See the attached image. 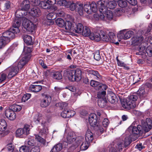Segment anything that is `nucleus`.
Instances as JSON below:
<instances>
[{"label":"nucleus","mask_w":152,"mask_h":152,"mask_svg":"<svg viewBox=\"0 0 152 152\" xmlns=\"http://www.w3.org/2000/svg\"><path fill=\"white\" fill-rule=\"evenodd\" d=\"M58 5L60 6H64L67 8H69L72 10H86L90 8V4H87L83 5V4L79 2H76L75 3L72 1H67L65 0H61L58 1Z\"/></svg>","instance_id":"obj_1"},{"label":"nucleus","mask_w":152,"mask_h":152,"mask_svg":"<svg viewBox=\"0 0 152 152\" xmlns=\"http://www.w3.org/2000/svg\"><path fill=\"white\" fill-rule=\"evenodd\" d=\"M98 10L97 11V14L96 13L94 15V18L96 20H102L106 21L110 20L113 18L114 15L113 12L111 10Z\"/></svg>","instance_id":"obj_2"},{"label":"nucleus","mask_w":152,"mask_h":152,"mask_svg":"<svg viewBox=\"0 0 152 152\" xmlns=\"http://www.w3.org/2000/svg\"><path fill=\"white\" fill-rule=\"evenodd\" d=\"M137 99V97L136 95H132L126 99H121V104L122 107L126 109L130 110L134 108L136 106L135 101Z\"/></svg>","instance_id":"obj_3"},{"label":"nucleus","mask_w":152,"mask_h":152,"mask_svg":"<svg viewBox=\"0 0 152 152\" xmlns=\"http://www.w3.org/2000/svg\"><path fill=\"white\" fill-rule=\"evenodd\" d=\"M15 37V34L10 31H6L4 32L0 37V48L4 47Z\"/></svg>","instance_id":"obj_4"},{"label":"nucleus","mask_w":152,"mask_h":152,"mask_svg":"<svg viewBox=\"0 0 152 152\" xmlns=\"http://www.w3.org/2000/svg\"><path fill=\"white\" fill-rule=\"evenodd\" d=\"M59 105L62 107L64 108V110L61 114V116L63 118H68L73 116L75 114V111L72 110H67L65 109V107L68 105V104L66 103H59Z\"/></svg>","instance_id":"obj_5"},{"label":"nucleus","mask_w":152,"mask_h":152,"mask_svg":"<svg viewBox=\"0 0 152 152\" xmlns=\"http://www.w3.org/2000/svg\"><path fill=\"white\" fill-rule=\"evenodd\" d=\"M22 19L21 18H15L12 23V28L7 31H10L14 34L19 33L20 32L19 27L21 24Z\"/></svg>","instance_id":"obj_6"},{"label":"nucleus","mask_w":152,"mask_h":152,"mask_svg":"<svg viewBox=\"0 0 152 152\" xmlns=\"http://www.w3.org/2000/svg\"><path fill=\"white\" fill-rule=\"evenodd\" d=\"M22 25L23 27L28 32L32 33L35 31L36 26L31 21L26 18L23 20Z\"/></svg>","instance_id":"obj_7"},{"label":"nucleus","mask_w":152,"mask_h":152,"mask_svg":"<svg viewBox=\"0 0 152 152\" xmlns=\"http://www.w3.org/2000/svg\"><path fill=\"white\" fill-rule=\"evenodd\" d=\"M30 129L28 125H25L23 128L18 129L16 132V136L21 137H25L29 133Z\"/></svg>","instance_id":"obj_8"},{"label":"nucleus","mask_w":152,"mask_h":152,"mask_svg":"<svg viewBox=\"0 0 152 152\" xmlns=\"http://www.w3.org/2000/svg\"><path fill=\"white\" fill-rule=\"evenodd\" d=\"M85 72L86 74L89 76L96 80H100L102 78V76L97 71L92 69H87L85 70Z\"/></svg>","instance_id":"obj_9"},{"label":"nucleus","mask_w":152,"mask_h":152,"mask_svg":"<svg viewBox=\"0 0 152 152\" xmlns=\"http://www.w3.org/2000/svg\"><path fill=\"white\" fill-rule=\"evenodd\" d=\"M43 98L40 101V105L43 108H45L48 106L50 104L51 101V97L47 94L44 95Z\"/></svg>","instance_id":"obj_10"},{"label":"nucleus","mask_w":152,"mask_h":152,"mask_svg":"<svg viewBox=\"0 0 152 152\" xmlns=\"http://www.w3.org/2000/svg\"><path fill=\"white\" fill-rule=\"evenodd\" d=\"M83 140L84 138L83 137H77V140L76 141V143L77 146L81 144L80 146V149L82 151L86 150L89 146L90 144L86 142V141L85 142H83Z\"/></svg>","instance_id":"obj_11"},{"label":"nucleus","mask_w":152,"mask_h":152,"mask_svg":"<svg viewBox=\"0 0 152 152\" xmlns=\"http://www.w3.org/2000/svg\"><path fill=\"white\" fill-rule=\"evenodd\" d=\"M100 120V119L98 120L96 115L94 113H91L89 116V122L92 126L95 127Z\"/></svg>","instance_id":"obj_12"},{"label":"nucleus","mask_w":152,"mask_h":152,"mask_svg":"<svg viewBox=\"0 0 152 152\" xmlns=\"http://www.w3.org/2000/svg\"><path fill=\"white\" fill-rule=\"evenodd\" d=\"M18 69L17 66H12L8 68L5 72L7 71L9 72L7 77L9 79L16 75L18 72Z\"/></svg>","instance_id":"obj_13"},{"label":"nucleus","mask_w":152,"mask_h":152,"mask_svg":"<svg viewBox=\"0 0 152 152\" xmlns=\"http://www.w3.org/2000/svg\"><path fill=\"white\" fill-rule=\"evenodd\" d=\"M91 85L93 87H96V89L101 90V89H104L106 90L107 87L105 84L100 83L99 82L91 80L90 82Z\"/></svg>","instance_id":"obj_14"},{"label":"nucleus","mask_w":152,"mask_h":152,"mask_svg":"<svg viewBox=\"0 0 152 152\" xmlns=\"http://www.w3.org/2000/svg\"><path fill=\"white\" fill-rule=\"evenodd\" d=\"M142 126L145 131L148 132L152 127V121L150 118H147L145 121L142 122Z\"/></svg>","instance_id":"obj_15"},{"label":"nucleus","mask_w":152,"mask_h":152,"mask_svg":"<svg viewBox=\"0 0 152 152\" xmlns=\"http://www.w3.org/2000/svg\"><path fill=\"white\" fill-rule=\"evenodd\" d=\"M107 98L108 101L112 104L116 103L118 99L115 95L112 92L110 91L107 94Z\"/></svg>","instance_id":"obj_16"},{"label":"nucleus","mask_w":152,"mask_h":152,"mask_svg":"<svg viewBox=\"0 0 152 152\" xmlns=\"http://www.w3.org/2000/svg\"><path fill=\"white\" fill-rule=\"evenodd\" d=\"M5 113L6 117L11 121L14 120L16 118V114L15 112L9 109L5 110Z\"/></svg>","instance_id":"obj_17"},{"label":"nucleus","mask_w":152,"mask_h":152,"mask_svg":"<svg viewBox=\"0 0 152 152\" xmlns=\"http://www.w3.org/2000/svg\"><path fill=\"white\" fill-rule=\"evenodd\" d=\"M76 136L75 133L72 132H68L66 137L67 142L71 144L75 141L76 140Z\"/></svg>","instance_id":"obj_18"},{"label":"nucleus","mask_w":152,"mask_h":152,"mask_svg":"<svg viewBox=\"0 0 152 152\" xmlns=\"http://www.w3.org/2000/svg\"><path fill=\"white\" fill-rule=\"evenodd\" d=\"M143 39V37L142 36H135L132 38V44L134 45H138L141 42Z\"/></svg>","instance_id":"obj_19"},{"label":"nucleus","mask_w":152,"mask_h":152,"mask_svg":"<svg viewBox=\"0 0 152 152\" xmlns=\"http://www.w3.org/2000/svg\"><path fill=\"white\" fill-rule=\"evenodd\" d=\"M108 0H100L97 3L98 10H106V4Z\"/></svg>","instance_id":"obj_20"},{"label":"nucleus","mask_w":152,"mask_h":152,"mask_svg":"<svg viewBox=\"0 0 152 152\" xmlns=\"http://www.w3.org/2000/svg\"><path fill=\"white\" fill-rule=\"evenodd\" d=\"M72 20L71 21H72ZM74 24V23L72 21L68 20H66L64 25L65 28L68 31H73Z\"/></svg>","instance_id":"obj_21"},{"label":"nucleus","mask_w":152,"mask_h":152,"mask_svg":"<svg viewBox=\"0 0 152 152\" xmlns=\"http://www.w3.org/2000/svg\"><path fill=\"white\" fill-rule=\"evenodd\" d=\"M93 139V134L91 131H88L86 132L85 137L86 142L90 144L92 142Z\"/></svg>","instance_id":"obj_22"},{"label":"nucleus","mask_w":152,"mask_h":152,"mask_svg":"<svg viewBox=\"0 0 152 152\" xmlns=\"http://www.w3.org/2000/svg\"><path fill=\"white\" fill-rule=\"evenodd\" d=\"M42 89V87L41 86L35 84L31 85L29 87V90L34 92H39Z\"/></svg>","instance_id":"obj_23"},{"label":"nucleus","mask_w":152,"mask_h":152,"mask_svg":"<svg viewBox=\"0 0 152 152\" xmlns=\"http://www.w3.org/2000/svg\"><path fill=\"white\" fill-rule=\"evenodd\" d=\"M31 52V48L28 47H24L23 54H25L24 57L29 59L31 57L30 53Z\"/></svg>","instance_id":"obj_24"},{"label":"nucleus","mask_w":152,"mask_h":152,"mask_svg":"<svg viewBox=\"0 0 152 152\" xmlns=\"http://www.w3.org/2000/svg\"><path fill=\"white\" fill-rule=\"evenodd\" d=\"M21 10H29L30 8V3L29 1H23L21 3Z\"/></svg>","instance_id":"obj_25"},{"label":"nucleus","mask_w":152,"mask_h":152,"mask_svg":"<svg viewBox=\"0 0 152 152\" xmlns=\"http://www.w3.org/2000/svg\"><path fill=\"white\" fill-rule=\"evenodd\" d=\"M74 70H72L66 72V76L67 77L69 80L71 81H76V78L74 74Z\"/></svg>","instance_id":"obj_26"},{"label":"nucleus","mask_w":152,"mask_h":152,"mask_svg":"<svg viewBox=\"0 0 152 152\" xmlns=\"http://www.w3.org/2000/svg\"><path fill=\"white\" fill-rule=\"evenodd\" d=\"M137 94L140 96V99H142L145 98L146 96V93L144 89V88L142 86L137 91Z\"/></svg>","instance_id":"obj_27"},{"label":"nucleus","mask_w":152,"mask_h":152,"mask_svg":"<svg viewBox=\"0 0 152 152\" xmlns=\"http://www.w3.org/2000/svg\"><path fill=\"white\" fill-rule=\"evenodd\" d=\"M99 90L97 94V97L98 98L100 99H106V92L105 90L104 89H101V90Z\"/></svg>","instance_id":"obj_28"},{"label":"nucleus","mask_w":152,"mask_h":152,"mask_svg":"<svg viewBox=\"0 0 152 152\" xmlns=\"http://www.w3.org/2000/svg\"><path fill=\"white\" fill-rule=\"evenodd\" d=\"M128 131L132 134L137 135L139 133V129L136 126H130L128 128Z\"/></svg>","instance_id":"obj_29"},{"label":"nucleus","mask_w":152,"mask_h":152,"mask_svg":"<svg viewBox=\"0 0 152 152\" xmlns=\"http://www.w3.org/2000/svg\"><path fill=\"white\" fill-rule=\"evenodd\" d=\"M133 34V32L132 31H129L126 32L125 33H123L122 35V33L121 35L122 37H120L121 38H123L124 39H127L130 38Z\"/></svg>","instance_id":"obj_30"},{"label":"nucleus","mask_w":152,"mask_h":152,"mask_svg":"<svg viewBox=\"0 0 152 152\" xmlns=\"http://www.w3.org/2000/svg\"><path fill=\"white\" fill-rule=\"evenodd\" d=\"M75 27H74L73 31L77 33H81L84 28L83 25L81 23H79Z\"/></svg>","instance_id":"obj_31"},{"label":"nucleus","mask_w":152,"mask_h":152,"mask_svg":"<svg viewBox=\"0 0 152 152\" xmlns=\"http://www.w3.org/2000/svg\"><path fill=\"white\" fill-rule=\"evenodd\" d=\"M29 59H27L26 58L23 57L18 62V66H17L18 69L19 68L21 69L26 63Z\"/></svg>","instance_id":"obj_32"},{"label":"nucleus","mask_w":152,"mask_h":152,"mask_svg":"<svg viewBox=\"0 0 152 152\" xmlns=\"http://www.w3.org/2000/svg\"><path fill=\"white\" fill-rule=\"evenodd\" d=\"M74 74L75 77L76 78V81H79L82 78V72L79 69H77L74 70Z\"/></svg>","instance_id":"obj_33"},{"label":"nucleus","mask_w":152,"mask_h":152,"mask_svg":"<svg viewBox=\"0 0 152 152\" xmlns=\"http://www.w3.org/2000/svg\"><path fill=\"white\" fill-rule=\"evenodd\" d=\"M90 38L91 40H95L96 41H99L101 39V34L96 33L95 34L92 33L90 36Z\"/></svg>","instance_id":"obj_34"},{"label":"nucleus","mask_w":152,"mask_h":152,"mask_svg":"<svg viewBox=\"0 0 152 152\" xmlns=\"http://www.w3.org/2000/svg\"><path fill=\"white\" fill-rule=\"evenodd\" d=\"M51 75L53 78L55 79L61 80L62 78V74L59 71H57L52 73Z\"/></svg>","instance_id":"obj_35"},{"label":"nucleus","mask_w":152,"mask_h":152,"mask_svg":"<svg viewBox=\"0 0 152 152\" xmlns=\"http://www.w3.org/2000/svg\"><path fill=\"white\" fill-rule=\"evenodd\" d=\"M106 4V10L109 8L110 10H113L116 7L117 4L116 2L113 1L109 2L108 0Z\"/></svg>","instance_id":"obj_36"},{"label":"nucleus","mask_w":152,"mask_h":152,"mask_svg":"<svg viewBox=\"0 0 152 152\" xmlns=\"http://www.w3.org/2000/svg\"><path fill=\"white\" fill-rule=\"evenodd\" d=\"M23 39L25 42L28 45H31L33 44L32 37L30 36L27 35H24Z\"/></svg>","instance_id":"obj_37"},{"label":"nucleus","mask_w":152,"mask_h":152,"mask_svg":"<svg viewBox=\"0 0 152 152\" xmlns=\"http://www.w3.org/2000/svg\"><path fill=\"white\" fill-rule=\"evenodd\" d=\"M27 12L32 16L38 17L41 14V10H27Z\"/></svg>","instance_id":"obj_38"},{"label":"nucleus","mask_w":152,"mask_h":152,"mask_svg":"<svg viewBox=\"0 0 152 152\" xmlns=\"http://www.w3.org/2000/svg\"><path fill=\"white\" fill-rule=\"evenodd\" d=\"M62 145L61 143H59L54 146L51 149V152H58L61 151L62 149Z\"/></svg>","instance_id":"obj_39"},{"label":"nucleus","mask_w":152,"mask_h":152,"mask_svg":"<svg viewBox=\"0 0 152 152\" xmlns=\"http://www.w3.org/2000/svg\"><path fill=\"white\" fill-rule=\"evenodd\" d=\"M81 33L82 35L85 36H89L92 33H91V31L90 29L86 26L84 27Z\"/></svg>","instance_id":"obj_40"},{"label":"nucleus","mask_w":152,"mask_h":152,"mask_svg":"<svg viewBox=\"0 0 152 152\" xmlns=\"http://www.w3.org/2000/svg\"><path fill=\"white\" fill-rule=\"evenodd\" d=\"M7 124L5 120L1 119L0 121V131H5L7 127Z\"/></svg>","instance_id":"obj_41"},{"label":"nucleus","mask_w":152,"mask_h":152,"mask_svg":"<svg viewBox=\"0 0 152 152\" xmlns=\"http://www.w3.org/2000/svg\"><path fill=\"white\" fill-rule=\"evenodd\" d=\"M9 109L15 112H18L20 111L22 109V107L18 105L13 104L10 106Z\"/></svg>","instance_id":"obj_42"},{"label":"nucleus","mask_w":152,"mask_h":152,"mask_svg":"<svg viewBox=\"0 0 152 152\" xmlns=\"http://www.w3.org/2000/svg\"><path fill=\"white\" fill-rule=\"evenodd\" d=\"M57 25L60 27H63L64 26L65 22L64 20L61 18H58L55 20Z\"/></svg>","instance_id":"obj_43"},{"label":"nucleus","mask_w":152,"mask_h":152,"mask_svg":"<svg viewBox=\"0 0 152 152\" xmlns=\"http://www.w3.org/2000/svg\"><path fill=\"white\" fill-rule=\"evenodd\" d=\"M47 1L49 5H52L50 6V9L51 10H57V6L55 5H53L56 3V0H47Z\"/></svg>","instance_id":"obj_44"},{"label":"nucleus","mask_w":152,"mask_h":152,"mask_svg":"<svg viewBox=\"0 0 152 152\" xmlns=\"http://www.w3.org/2000/svg\"><path fill=\"white\" fill-rule=\"evenodd\" d=\"M107 101L106 99H99L98 101V105L101 107H104L106 105Z\"/></svg>","instance_id":"obj_45"},{"label":"nucleus","mask_w":152,"mask_h":152,"mask_svg":"<svg viewBox=\"0 0 152 152\" xmlns=\"http://www.w3.org/2000/svg\"><path fill=\"white\" fill-rule=\"evenodd\" d=\"M100 34H101V39L103 41L107 42L110 41L109 37L106 35L105 33L103 31H101Z\"/></svg>","instance_id":"obj_46"},{"label":"nucleus","mask_w":152,"mask_h":152,"mask_svg":"<svg viewBox=\"0 0 152 152\" xmlns=\"http://www.w3.org/2000/svg\"><path fill=\"white\" fill-rule=\"evenodd\" d=\"M42 117L41 114L37 113L35 115L34 117V121L36 123H39L41 120L42 119Z\"/></svg>","instance_id":"obj_47"},{"label":"nucleus","mask_w":152,"mask_h":152,"mask_svg":"<svg viewBox=\"0 0 152 152\" xmlns=\"http://www.w3.org/2000/svg\"><path fill=\"white\" fill-rule=\"evenodd\" d=\"M8 151L12 152H19L18 151L14 149V146L12 143H10L7 145Z\"/></svg>","instance_id":"obj_48"},{"label":"nucleus","mask_w":152,"mask_h":152,"mask_svg":"<svg viewBox=\"0 0 152 152\" xmlns=\"http://www.w3.org/2000/svg\"><path fill=\"white\" fill-rule=\"evenodd\" d=\"M35 139L38 142L41 143L45 145V144L46 141L43 138H42L38 135V134H35Z\"/></svg>","instance_id":"obj_49"},{"label":"nucleus","mask_w":152,"mask_h":152,"mask_svg":"<svg viewBox=\"0 0 152 152\" xmlns=\"http://www.w3.org/2000/svg\"><path fill=\"white\" fill-rule=\"evenodd\" d=\"M39 5L42 8L45 10H46L49 9V7H50V6H49L47 2H45L44 1H42L40 2Z\"/></svg>","instance_id":"obj_50"},{"label":"nucleus","mask_w":152,"mask_h":152,"mask_svg":"<svg viewBox=\"0 0 152 152\" xmlns=\"http://www.w3.org/2000/svg\"><path fill=\"white\" fill-rule=\"evenodd\" d=\"M24 10H16L15 12V17L17 18H21V19L22 17L23 16V14L21 12V11H23ZM26 11L27 10H26Z\"/></svg>","instance_id":"obj_51"},{"label":"nucleus","mask_w":152,"mask_h":152,"mask_svg":"<svg viewBox=\"0 0 152 152\" xmlns=\"http://www.w3.org/2000/svg\"><path fill=\"white\" fill-rule=\"evenodd\" d=\"M30 148L29 147L24 145L21 147L19 149L20 152H29Z\"/></svg>","instance_id":"obj_52"},{"label":"nucleus","mask_w":152,"mask_h":152,"mask_svg":"<svg viewBox=\"0 0 152 152\" xmlns=\"http://www.w3.org/2000/svg\"><path fill=\"white\" fill-rule=\"evenodd\" d=\"M118 4L120 7L124 8L127 6V2L125 1L120 0L118 1Z\"/></svg>","instance_id":"obj_53"},{"label":"nucleus","mask_w":152,"mask_h":152,"mask_svg":"<svg viewBox=\"0 0 152 152\" xmlns=\"http://www.w3.org/2000/svg\"><path fill=\"white\" fill-rule=\"evenodd\" d=\"M94 58L95 60L99 61L101 59V56L100 55L99 52L97 50L94 53Z\"/></svg>","instance_id":"obj_54"},{"label":"nucleus","mask_w":152,"mask_h":152,"mask_svg":"<svg viewBox=\"0 0 152 152\" xmlns=\"http://www.w3.org/2000/svg\"><path fill=\"white\" fill-rule=\"evenodd\" d=\"M31 94H24L22 98V101L25 102L26 101L28 100L31 97Z\"/></svg>","instance_id":"obj_55"},{"label":"nucleus","mask_w":152,"mask_h":152,"mask_svg":"<svg viewBox=\"0 0 152 152\" xmlns=\"http://www.w3.org/2000/svg\"><path fill=\"white\" fill-rule=\"evenodd\" d=\"M44 23L46 25L48 26H50L53 24L54 21L53 20L47 19L44 21Z\"/></svg>","instance_id":"obj_56"},{"label":"nucleus","mask_w":152,"mask_h":152,"mask_svg":"<svg viewBox=\"0 0 152 152\" xmlns=\"http://www.w3.org/2000/svg\"><path fill=\"white\" fill-rule=\"evenodd\" d=\"M108 36L110 41L113 42V40L115 37V35L114 33L112 32H109L108 34Z\"/></svg>","instance_id":"obj_57"},{"label":"nucleus","mask_w":152,"mask_h":152,"mask_svg":"<svg viewBox=\"0 0 152 152\" xmlns=\"http://www.w3.org/2000/svg\"><path fill=\"white\" fill-rule=\"evenodd\" d=\"M91 10H94L96 9L98 10L97 4H96L94 2H92L90 4V8Z\"/></svg>","instance_id":"obj_58"},{"label":"nucleus","mask_w":152,"mask_h":152,"mask_svg":"<svg viewBox=\"0 0 152 152\" xmlns=\"http://www.w3.org/2000/svg\"><path fill=\"white\" fill-rule=\"evenodd\" d=\"M55 14L53 12L49 13L47 15V19L53 20V19L56 18L55 16Z\"/></svg>","instance_id":"obj_59"},{"label":"nucleus","mask_w":152,"mask_h":152,"mask_svg":"<svg viewBox=\"0 0 152 152\" xmlns=\"http://www.w3.org/2000/svg\"><path fill=\"white\" fill-rule=\"evenodd\" d=\"M131 143L130 139L128 137H126L125 138L124 140V145L125 147L127 146Z\"/></svg>","instance_id":"obj_60"},{"label":"nucleus","mask_w":152,"mask_h":152,"mask_svg":"<svg viewBox=\"0 0 152 152\" xmlns=\"http://www.w3.org/2000/svg\"><path fill=\"white\" fill-rule=\"evenodd\" d=\"M7 77V74L3 73L0 75V82H1L5 80Z\"/></svg>","instance_id":"obj_61"},{"label":"nucleus","mask_w":152,"mask_h":152,"mask_svg":"<svg viewBox=\"0 0 152 152\" xmlns=\"http://www.w3.org/2000/svg\"><path fill=\"white\" fill-rule=\"evenodd\" d=\"M25 143L26 144H27L29 146H34L35 144L34 140L32 139L28 140L27 141H26Z\"/></svg>","instance_id":"obj_62"},{"label":"nucleus","mask_w":152,"mask_h":152,"mask_svg":"<svg viewBox=\"0 0 152 152\" xmlns=\"http://www.w3.org/2000/svg\"><path fill=\"white\" fill-rule=\"evenodd\" d=\"M117 64L118 66H123L126 69H129V68L126 66V64H125L124 62L120 61H118Z\"/></svg>","instance_id":"obj_63"},{"label":"nucleus","mask_w":152,"mask_h":152,"mask_svg":"<svg viewBox=\"0 0 152 152\" xmlns=\"http://www.w3.org/2000/svg\"><path fill=\"white\" fill-rule=\"evenodd\" d=\"M95 127H96V129H98L101 133L103 132L104 129L99 124V123L96 124Z\"/></svg>","instance_id":"obj_64"}]
</instances>
